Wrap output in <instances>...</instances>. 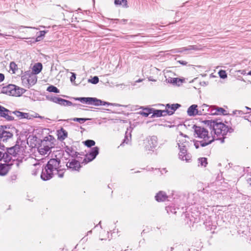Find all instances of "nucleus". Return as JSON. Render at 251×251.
Wrapping results in <instances>:
<instances>
[{"mask_svg": "<svg viewBox=\"0 0 251 251\" xmlns=\"http://www.w3.org/2000/svg\"><path fill=\"white\" fill-rule=\"evenodd\" d=\"M64 173V170L59 167V162L57 159H51L43 170L41 177L44 180H47L51 178L53 175L56 174L59 177L62 178Z\"/></svg>", "mask_w": 251, "mask_h": 251, "instance_id": "1", "label": "nucleus"}, {"mask_svg": "<svg viewBox=\"0 0 251 251\" xmlns=\"http://www.w3.org/2000/svg\"><path fill=\"white\" fill-rule=\"evenodd\" d=\"M188 137L180 134L178 137L177 145L179 150L178 157L180 159L189 162L192 158L191 154L187 152L186 147L188 146Z\"/></svg>", "mask_w": 251, "mask_h": 251, "instance_id": "2", "label": "nucleus"}, {"mask_svg": "<svg viewBox=\"0 0 251 251\" xmlns=\"http://www.w3.org/2000/svg\"><path fill=\"white\" fill-rule=\"evenodd\" d=\"M195 132L198 137L203 139L202 141L203 142L201 143L202 147L211 143L215 140H218V138L213 135L212 132L209 133L207 129L202 127L196 126Z\"/></svg>", "mask_w": 251, "mask_h": 251, "instance_id": "3", "label": "nucleus"}, {"mask_svg": "<svg viewBox=\"0 0 251 251\" xmlns=\"http://www.w3.org/2000/svg\"><path fill=\"white\" fill-rule=\"evenodd\" d=\"M208 124L212 126L214 131V135L218 139L220 136H224L228 131L227 126L222 123H218L214 121H208Z\"/></svg>", "mask_w": 251, "mask_h": 251, "instance_id": "4", "label": "nucleus"}, {"mask_svg": "<svg viewBox=\"0 0 251 251\" xmlns=\"http://www.w3.org/2000/svg\"><path fill=\"white\" fill-rule=\"evenodd\" d=\"M25 91V89L13 84H9L3 87L1 89V92L2 93L16 97L21 96L24 94Z\"/></svg>", "mask_w": 251, "mask_h": 251, "instance_id": "5", "label": "nucleus"}, {"mask_svg": "<svg viewBox=\"0 0 251 251\" xmlns=\"http://www.w3.org/2000/svg\"><path fill=\"white\" fill-rule=\"evenodd\" d=\"M52 137H46L41 141L38 148L39 152L41 155H46L50 152V149L53 148V144L51 141Z\"/></svg>", "mask_w": 251, "mask_h": 251, "instance_id": "6", "label": "nucleus"}, {"mask_svg": "<svg viewBox=\"0 0 251 251\" xmlns=\"http://www.w3.org/2000/svg\"><path fill=\"white\" fill-rule=\"evenodd\" d=\"M23 85L27 88L34 85L37 81L36 75L30 72H25L21 77Z\"/></svg>", "mask_w": 251, "mask_h": 251, "instance_id": "7", "label": "nucleus"}, {"mask_svg": "<svg viewBox=\"0 0 251 251\" xmlns=\"http://www.w3.org/2000/svg\"><path fill=\"white\" fill-rule=\"evenodd\" d=\"M77 100L82 103L93 104L96 106L105 105H109L111 104L110 103L101 101V100L95 98H77Z\"/></svg>", "mask_w": 251, "mask_h": 251, "instance_id": "8", "label": "nucleus"}, {"mask_svg": "<svg viewBox=\"0 0 251 251\" xmlns=\"http://www.w3.org/2000/svg\"><path fill=\"white\" fill-rule=\"evenodd\" d=\"M145 148L147 151H152L157 146V138L156 136L150 137L144 142Z\"/></svg>", "mask_w": 251, "mask_h": 251, "instance_id": "9", "label": "nucleus"}, {"mask_svg": "<svg viewBox=\"0 0 251 251\" xmlns=\"http://www.w3.org/2000/svg\"><path fill=\"white\" fill-rule=\"evenodd\" d=\"M170 73H171V72L168 71L165 73V77L167 82L177 86H179L184 82L185 79L184 78H179L170 76Z\"/></svg>", "mask_w": 251, "mask_h": 251, "instance_id": "10", "label": "nucleus"}, {"mask_svg": "<svg viewBox=\"0 0 251 251\" xmlns=\"http://www.w3.org/2000/svg\"><path fill=\"white\" fill-rule=\"evenodd\" d=\"M98 153L99 148L98 147H96L92 148L90 153L86 156L84 161L86 163L91 161L96 158Z\"/></svg>", "mask_w": 251, "mask_h": 251, "instance_id": "11", "label": "nucleus"}, {"mask_svg": "<svg viewBox=\"0 0 251 251\" xmlns=\"http://www.w3.org/2000/svg\"><path fill=\"white\" fill-rule=\"evenodd\" d=\"M210 114L211 115H227V111L222 107L211 106Z\"/></svg>", "mask_w": 251, "mask_h": 251, "instance_id": "12", "label": "nucleus"}, {"mask_svg": "<svg viewBox=\"0 0 251 251\" xmlns=\"http://www.w3.org/2000/svg\"><path fill=\"white\" fill-rule=\"evenodd\" d=\"M199 108L197 104L191 105L187 110V113L189 116L199 115Z\"/></svg>", "mask_w": 251, "mask_h": 251, "instance_id": "13", "label": "nucleus"}, {"mask_svg": "<svg viewBox=\"0 0 251 251\" xmlns=\"http://www.w3.org/2000/svg\"><path fill=\"white\" fill-rule=\"evenodd\" d=\"M0 116L4 118L8 121L13 120V118L11 116V112L8 109L0 105Z\"/></svg>", "mask_w": 251, "mask_h": 251, "instance_id": "14", "label": "nucleus"}, {"mask_svg": "<svg viewBox=\"0 0 251 251\" xmlns=\"http://www.w3.org/2000/svg\"><path fill=\"white\" fill-rule=\"evenodd\" d=\"M13 137V134L8 131L2 130L0 132V140L3 142H7Z\"/></svg>", "mask_w": 251, "mask_h": 251, "instance_id": "15", "label": "nucleus"}, {"mask_svg": "<svg viewBox=\"0 0 251 251\" xmlns=\"http://www.w3.org/2000/svg\"><path fill=\"white\" fill-rule=\"evenodd\" d=\"M66 166L68 168L72 169V170L77 171L80 168V165L78 161L73 159L72 160L68 162Z\"/></svg>", "mask_w": 251, "mask_h": 251, "instance_id": "16", "label": "nucleus"}, {"mask_svg": "<svg viewBox=\"0 0 251 251\" xmlns=\"http://www.w3.org/2000/svg\"><path fill=\"white\" fill-rule=\"evenodd\" d=\"M180 106L178 104H167L165 107V111L167 114L172 115L174 113L175 111Z\"/></svg>", "mask_w": 251, "mask_h": 251, "instance_id": "17", "label": "nucleus"}, {"mask_svg": "<svg viewBox=\"0 0 251 251\" xmlns=\"http://www.w3.org/2000/svg\"><path fill=\"white\" fill-rule=\"evenodd\" d=\"M199 115H205L207 113H210L211 106H209L206 104H203L199 107Z\"/></svg>", "mask_w": 251, "mask_h": 251, "instance_id": "18", "label": "nucleus"}, {"mask_svg": "<svg viewBox=\"0 0 251 251\" xmlns=\"http://www.w3.org/2000/svg\"><path fill=\"white\" fill-rule=\"evenodd\" d=\"M19 119H31V116L28 113L16 111L13 112Z\"/></svg>", "mask_w": 251, "mask_h": 251, "instance_id": "19", "label": "nucleus"}, {"mask_svg": "<svg viewBox=\"0 0 251 251\" xmlns=\"http://www.w3.org/2000/svg\"><path fill=\"white\" fill-rule=\"evenodd\" d=\"M57 135L59 139L63 140L68 136L67 132L63 128L57 131Z\"/></svg>", "mask_w": 251, "mask_h": 251, "instance_id": "20", "label": "nucleus"}, {"mask_svg": "<svg viewBox=\"0 0 251 251\" xmlns=\"http://www.w3.org/2000/svg\"><path fill=\"white\" fill-rule=\"evenodd\" d=\"M9 170V166L6 164L0 163V175H5Z\"/></svg>", "mask_w": 251, "mask_h": 251, "instance_id": "21", "label": "nucleus"}, {"mask_svg": "<svg viewBox=\"0 0 251 251\" xmlns=\"http://www.w3.org/2000/svg\"><path fill=\"white\" fill-rule=\"evenodd\" d=\"M166 194L163 192H159L155 196L156 200L158 201H165L167 198Z\"/></svg>", "mask_w": 251, "mask_h": 251, "instance_id": "22", "label": "nucleus"}, {"mask_svg": "<svg viewBox=\"0 0 251 251\" xmlns=\"http://www.w3.org/2000/svg\"><path fill=\"white\" fill-rule=\"evenodd\" d=\"M198 49L194 46H190L189 47L182 48L178 50H176L173 51L174 53L183 52L184 51H188L191 50H197Z\"/></svg>", "mask_w": 251, "mask_h": 251, "instance_id": "23", "label": "nucleus"}, {"mask_svg": "<svg viewBox=\"0 0 251 251\" xmlns=\"http://www.w3.org/2000/svg\"><path fill=\"white\" fill-rule=\"evenodd\" d=\"M42 69V65L41 63H38L35 64L33 67V72L35 75L39 74Z\"/></svg>", "mask_w": 251, "mask_h": 251, "instance_id": "24", "label": "nucleus"}, {"mask_svg": "<svg viewBox=\"0 0 251 251\" xmlns=\"http://www.w3.org/2000/svg\"><path fill=\"white\" fill-rule=\"evenodd\" d=\"M59 104L62 105V106H72L73 105V103L71 101H70L69 100H66L61 98V99L60 100V102H59Z\"/></svg>", "mask_w": 251, "mask_h": 251, "instance_id": "25", "label": "nucleus"}, {"mask_svg": "<svg viewBox=\"0 0 251 251\" xmlns=\"http://www.w3.org/2000/svg\"><path fill=\"white\" fill-rule=\"evenodd\" d=\"M47 90L50 92H54L55 93H59V90L57 89V88L53 85L49 86Z\"/></svg>", "mask_w": 251, "mask_h": 251, "instance_id": "26", "label": "nucleus"}, {"mask_svg": "<svg viewBox=\"0 0 251 251\" xmlns=\"http://www.w3.org/2000/svg\"><path fill=\"white\" fill-rule=\"evenodd\" d=\"M114 3L116 5H123L125 7H127L126 0H115Z\"/></svg>", "mask_w": 251, "mask_h": 251, "instance_id": "27", "label": "nucleus"}, {"mask_svg": "<svg viewBox=\"0 0 251 251\" xmlns=\"http://www.w3.org/2000/svg\"><path fill=\"white\" fill-rule=\"evenodd\" d=\"M10 68L12 73L15 74L18 69L17 65L14 62H12L10 64Z\"/></svg>", "mask_w": 251, "mask_h": 251, "instance_id": "28", "label": "nucleus"}, {"mask_svg": "<svg viewBox=\"0 0 251 251\" xmlns=\"http://www.w3.org/2000/svg\"><path fill=\"white\" fill-rule=\"evenodd\" d=\"M199 163L201 166L205 167L207 164V159L205 157L199 158Z\"/></svg>", "mask_w": 251, "mask_h": 251, "instance_id": "29", "label": "nucleus"}, {"mask_svg": "<svg viewBox=\"0 0 251 251\" xmlns=\"http://www.w3.org/2000/svg\"><path fill=\"white\" fill-rule=\"evenodd\" d=\"M90 120V119L88 118H74L72 119V121L74 122H78L80 123H83L85 121Z\"/></svg>", "mask_w": 251, "mask_h": 251, "instance_id": "30", "label": "nucleus"}, {"mask_svg": "<svg viewBox=\"0 0 251 251\" xmlns=\"http://www.w3.org/2000/svg\"><path fill=\"white\" fill-rule=\"evenodd\" d=\"M46 33V31H41L39 32V35L37 36L35 41L38 42L41 40V38L44 37Z\"/></svg>", "mask_w": 251, "mask_h": 251, "instance_id": "31", "label": "nucleus"}, {"mask_svg": "<svg viewBox=\"0 0 251 251\" xmlns=\"http://www.w3.org/2000/svg\"><path fill=\"white\" fill-rule=\"evenodd\" d=\"M84 144L88 147H91L95 145V142L93 140H86V141H85Z\"/></svg>", "mask_w": 251, "mask_h": 251, "instance_id": "32", "label": "nucleus"}, {"mask_svg": "<svg viewBox=\"0 0 251 251\" xmlns=\"http://www.w3.org/2000/svg\"><path fill=\"white\" fill-rule=\"evenodd\" d=\"M157 116H165L167 114L165 110H157L154 113Z\"/></svg>", "mask_w": 251, "mask_h": 251, "instance_id": "33", "label": "nucleus"}, {"mask_svg": "<svg viewBox=\"0 0 251 251\" xmlns=\"http://www.w3.org/2000/svg\"><path fill=\"white\" fill-rule=\"evenodd\" d=\"M99 79L97 76H94L92 79H89L88 80L89 82L94 84H97L99 82Z\"/></svg>", "mask_w": 251, "mask_h": 251, "instance_id": "34", "label": "nucleus"}, {"mask_svg": "<svg viewBox=\"0 0 251 251\" xmlns=\"http://www.w3.org/2000/svg\"><path fill=\"white\" fill-rule=\"evenodd\" d=\"M218 74H219V75L220 76V77L224 79V78H226V77H227L226 72L224 70H220Z\"/></svg>", "mask_w": 251, "mask_h": 251, "instance_id": "35", "label": "nucleus"}, {"mask_svg": "<svg viewBox=\"0 0 251 251\" xmlns=\"http://www.w3.org/2000/svg\"><path fill=\"white\" fill-rule=\"evenodd\" d=\"M49 99L53 102L59 104V102H60V100L61 99V98L56 97H53L49 98Z\"/></svg>", "mask_w": 251, "mask_h": 251, "instance_id": "36", "label": "nucleus"}, {"mask_svg": "<svg viewBox=\"0 0 251 251\" xmlns=\"http://www.w3.org/2000/svg\"><path fill=\"white\" fill-rule=\"evenodd\" d=\"M151 113L150 112L149 110H148V109H145L144 111L141 112L140 113V114L145 116V117H147L149 116V115Z\"/></svg>", "mask_w": 251, "mask_h": 251, "instance_id": "37", "label": "nucleus"}, {"mask_svg": "<svg viewBox=\"0 0 251 251\" xmlns=\"http://www.w3.org/2000/svg\"><path fill=\"white\" fill-rule=\"evenodd\" d=\"M0 150H1L0 151V160H1V159L2 158V157L4 156V154L5 152V151L4 148H2L0 149Z\"/></svg>", "mask_w": 251, "mask_h": 251, "instance_id": "38", "label": "nucleus"}, {"mask_svg": "<svg viewBox=\"0 0 251 251\" xmlns=\"http://www.w3.org/2000/svg\"><path fill=\"white\" fill-rule=\"evenodd\" d=\"M203 141H200V142H199V141H197V142H195V143H194V145L196 147V149H198L199 146H201V143H202Z\"/></svg>", "mask_w": 251, "mask_h": 251, "instance_id": "39", "label": "nucleus"}, {"mask_svg": "<svg viewBox=\"0 0 251 251\" xmlns=\"http://www.w3.org/2000/svg\"><path fill=\"white\" fill-rule=\"evenodd\" d=\"M72 75L71 76V78H70V80L72 82H73L75 81V75L74 73H72Z\"/></svg>", "mask_w": 251, "mask_h": 251, "instance_id": "40", "label": "nucleus"}, {"mask_svg": "<svg viewBox=\"0 0 251 251\" xmlns=\"http://www.w3.org/2000/svg\"><path fill=\"white\" fill-rule=\"evenodd\" d=\"M178 62H179L180 64L183 65H186L187 64V62L184 60H179L178 61Z\"/></svg>", "mask_w": 251, "mask_h": 251, "instance_id": "41", "label": "nucleus"}, {"mask_svg": "<svg viewBox=\"0 0 251 251\" xmlns=\"http://www.w3.org/2000/svg\"><path fill=\"white\" fill-rule=\"evenodd\" d=\"M4 78V75L2 74H0V82L3 80Z\"/></svg>", "mask_w": 251, "mask_h": 251, "instance_id": "42", "label": "nucleus"}, {"mask_svg": "<svg viewBox=\"0 0 251 251\" xmlns=\"http://www.w3.org/2000/svg\"><path fill=\"white\" fill-rule=\"evenodd\" d=\"M17 148V147L16 146H15V147H14V148H10V149H9V153H11V151H12V150H14V149L16 150Z\"/></svg>", "mask_w": 251, "mask_h": 251, "instance_id": "43", "label": "nucleus"}, {"mask_svg": "<svg viewBox=\"0 0 251 251\" xmlns=\"http://www.w3.org/2000/svg\"><path fill=\"white\" fill-rule=\"evenodd\" d=\"M4 148V146H2V145H1L0 144V149H1V148Z\"/></svg>", "mask_w": 251, "mask_h": 251, "instance_id": "44", "label": "nucleus"}, {"mask_svg": "<svg viewBox=\"0 0 251 251\" xmlns=\"http://www.w3.org/2000/svg\"><path fill=\"white\" fill-rule=\"evenodd\" d=\"M248 75H251V71L248 73Z\"/></svg>", "mask_w": 251, "mask_h": 251, "instance_id": "45", "label": "nucleus"}, {"mask_svg": "<svg viewBox=\"0 0 251 251\" xmlns=\"http://www.w3.org/2000/svg\"><path fill=\"white\" fill-rule=\"evenodd\" d=\"M141 79H139L137 81V82H141Z\"/></svg>", "mask_w": 251, "mask_h": 251, "instance_id": "46", "label": "nucleus"}, {"mask_svg": "<svg viewBox=\"0 0 251 251\" xmlns=\"http://www.w3.org/2000/svg\"><path fill=\"white\" fill-rule=\"evenodd\" d=\"M246 108L247 109H249L248 107H246Z\"/></svg>", "mask_w": 251, "mask_h": 251, "instance_id": "47", "label": "nucleus"}, {"mask_svg": "<svg viewBox=\"0 0 251 251\" xmlns=\"http://www.w3.org/2000/svg\"><path fill=\"white\" fill-rule=\"evenodd\" d=\"M27 28H31V27H27Z\"/></svg>", "mask_w": 251, "mask_h": 251, "instance_id": "48", "label": "nucleus"}]
</instances>
